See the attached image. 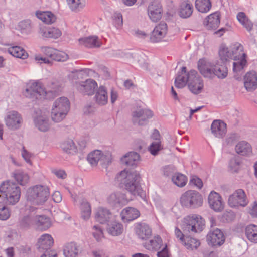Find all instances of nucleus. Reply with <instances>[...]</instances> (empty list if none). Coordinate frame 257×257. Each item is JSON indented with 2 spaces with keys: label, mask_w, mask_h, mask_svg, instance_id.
<instances>
[{
  "label": "nucleus",
  "mask_w": 257,
  "mask_h": 257,
  "mask_svg": "<svg viewBox=\"0 0 257 257\" xmlns=\"http://www.w3.org/2000/svg\"><path fill=\"white\" fill-rule=\"evenodd\" d=\"M249 212L252 217H257V202H254Z\"/></svg>",
  "instance_id": "64"
},
{
  "label": "nucleus",
  "mask_w": 257,
  "mask_h": 257,
  "mask_svg": "<svg viewBox=\"0 0 257 257\" xmlns=\"http://www.w3.org/2000/svg\"><path fill=\"white\" fill-rule=\"evenodd\" d=\"M79 202V207L82 218L85 220L89 219L91 214V208L90 203L85 198H80Z\"/></svg>",
  "instance_id": "34"
},
{
  "label": "nucleus",
  "mask_w": 257,
  "mask_h": 257,
  "mask_svg": "<svg viewBox=\"0 0 257 257\" xmlns=\"http://www.w3.org/2000/svg\"><path fill=\"white\" fill-rule=\"evenodd\" d=\"M207 237L208 241L213 246H220L224 243L225 240L223 232L218 228L210 231Z\"/></svg>",
  "instance_id": "22"
},
{
  "label": "nucleus",
  "mask_w": 257,
  "mask_h": 257,
  "mask_svg": "<svg viewBox=\"0 0 257 257\" xmlns=\"http://www.w3.org/2000/svg\"><path fill=\"white\" fill-rule=\"evenodd\" d=\"M167 25L164 22H161L157 25L153 31L150 37V41L153 43H157L164 38L167 32Z\"/></svg>",
  "instance_id": "14"
},
{
  "label": "nucleus",
  "mask_w": 257,
  "mask_h": 257,
  "mask_svg": "<svg viewBox=\"0 0 257 257\" xmlns=\"http://www.w3.org/2000/svg\"><path fill=\"white\" fill-rule=\"evenodd\" d=\"M163 245V242L161 238L158 236H155L153 239L149 242L144 243V246L148 250H158Z\"/></svg>",
  "instance_id": "42"
},
{
  "label": "nucleus",
  "mask_w": 257,
  "mask_h": 257,
  "mask_svg": "<svg viewBox=\"0 0 257 257\" xmlns=\"http://www.w3.org/2000/svg\"><path fill=\"white\" fill-rule=\"evenodd\" d=\"M95 102L100 105H104L108 102V93L106 88L101 86L96 90L95 95L94 97Z\"/></svg>",
  "instance_id": "31"
},
{
  "label": "nucleus",
  "mask_w": 257,
  "mask_h": 257,
  "mask_svg": "<svg viewBox=\"0 0 257 257\" xmlns=\"http://www.w3.org/2000/svg\"><path fill=\"white\" fill-rule=\"evenodd\" d=\"M240 161L237 158L231 159L229 162V168L232 172H237L240 166Z\"/></svg>",
  "instance_id": "56"
},
{
  "label": "nucleus",
  "mask_w": 257,
  "mask_h": 257,
  "mask_svg": "<svg viewBox=\"0 0 257 257\" xmlns=\"http://www.w3.org/2000/svg\"><path fill=\"white\" fill-rule=\"evenodd\" d=\"M35 223L40 230H45L51 225V222L49 217L45 215H38L34 218Z\"/></svg>",
  "instance_id": "39"
},
{
  "label": "nucleus",
  "mask_w": 257,
  "mask_h": 257,
  "mask_svg": "<svg viewBox=\"0 0 257 257\" xmlns=\"http://www.w3.org/2000/svg\"><path fill=\"white\" fill-rule=\"evenodd\" d=\"M175 235L178 240L188 250L197 249L200 245L199 240L188 235L187 233H183L177 227L175 228Z\"/></svg>",
  "instance_id": "11"
},
{
  "label": "nucleus",
  "mask_w": 257,
  "mask_h": 257,
  "mask_svg": "<svg viewBox=\"0 0 257 257\" xmlns=\"http://www.w3.org/2000/svg\"><path fill=\"white\" fill-rule=\"evenodd\" d=\"M11 215L9 208L3 203L0 202V220H6Z\"/></svg>",
  "instance_id": "54"
},
{
  "label": "nucleus",
  "mask_w": 257,
  "mask_h": 257,
  "mask_svg": "<svg viewBox=\"0 0 257 257\" xmlns=\"http://www.w3.org/2000/svg\"><path fill=\"white\" fill-rule=\"evenodd\" d=\"M203 199L202 195L198 192L188 190L184 192L181 196V205L187 208H196L201 206Z\"/></svg>",
  "instance_id": "8"
},
{
  "label": "nucleus",
  "mask_w": 257,
  "mask_h": 257,
  "mask_svg": "<svg viewBox=\"0 0 257 257\" xmlns=\"http://www.w3.org/2000/svg\"><path fill=\"white\" fill-rule=\"evenodd\" d=\"M79 251V246L72 242L66 244L63 249V254L65 257H76Z\"/></svg>",
  "instance_id": "38"
},
{
  "label": "nucleus",
  "mask_w": 257,
  "mask_h": 257,
  "mask_svg": "<svg viewBox=\"0 0 257 257\" xmlns=\"http://www.w3.org/2000/svg\"><path fill=\"white\" fill-rule=\"evenodd\" d=\"M140 159V155L138 153L134 152H129L126 154L123 161L129 166H133L136 164Z\"/></svg>",
  "instance_id": "48"
},
{
  "label": "nucleus",
  "mask_w": 257,
  "mask_h": 257,
  "mask_svg": "<svg viewBox=\"0 0 257 257\" xmlns=\"http://www.w3.org/2000/svg\"><path fill=\"white\" fill-rule=\"evenodd\" d=\"M130 200L127 199L124 194L120 192H115L109 195L107 198L108 204L112 206L121 207L126 205Z\"/></svg>",
  "instance_id": "15"
},
{
  "label": "nucleus",
  "mask_w": 257,
  "mask_h": 257,
  "mask_svg": "<svg viewBox=\"0 0 257 257\" xmlns=\"http://www.w3.org/2000/svg\"><path fill=\"white\" fill-rule=\"evenodd\" d=\"M53 243V239L51 235L49 234H44L40 237L38 242V249L40 251H43L44 250H46V251H49Z\"/></svg>",
  "instance_id": "29"
},
{
  "label": "nucleus",
  "mask_w": 257,
  "mask_h": 257,
  "mask_svg": "<svg viewBox=\"0 0 257 257\" xmlns=\"http://www.w3.org/2000/svg\"><path fill=\"white\" fill-rule=\"evenodd\" d=\"M117 180L124 185L125 189L133 196L143 197L144 195L140 181V176L136 171L123 170L116 177Z\"/></svg>",
  "instance_id": "2"
},
{
  "label": "nucleus",
  "mask_w": 257,
  "mask_h": 257,
  "mask_svg": "<svg viewBox=\"0 0 257 257\" xmlns=\"http://www.w3.org/2000/svg\"><path fill=\"white\" fill-rule=\"evenodd\" d=\"M113 217L112 214L107 208L99 207L95 213V219L100 223L105 224L109 222Z\"/></svg>",
  "instance_id": "26"
},
{
  "label": "nucleus",
  "mask_w": 257,
  "mask_h": 257,
  "mask_svg": "<svg viewBox=\"0 0 257 257\" xmlns=\"http://www.w3.org/2000/svg\"><path fill=\"white\" fill-rule=\"evenodd\" d=\"M54 54V56L52 58L53 60L57 61H64L68 59V56L64 52L59 51L57 50H56Z\"/></svg>",
  "instance_id": "57"
},
{
  "label": "nucleus",
  "mask_w": 257,
  "mask_h": 257,
  "mask_svg": "<svg viewBox=\"0 0 257 257\" xmlns=\"http://www.w3.org/2000/svg\"><path fill=\"white\" fill-rule=\"evenodd\" d=\"M245 234L249 241L257 243V225L254 224L247 225L245 229Z\"/></svg>",
  "instance_id": "44"
},
{
  "label": "nucleus",
  "mask_w": 257,
  "mask_h": 257,
  "mask_svg": "<svg viewBox=\"0 0 257 257\" xmlns=\"http://www.w3.org/2000/svg\"><path fill=\"white\" fill-rule=\"evenodd\" d=\"M26 208L27 210H29V212H31V214L26 215L19 219L18 226L20 228L23 229L29 228L34 221V218L33 217L32 213L36 210V208L29 206L28 205H26Z\"/></svg>",
  "instance_id": "24"
},
{
  "label": "nucleus",
  "mask_w": 257,
  "mask_h": 257,
  "mask_svg": "<svg viewBox=\"0 0 257 257\" xmlns=\"http://www.w3.org/2000/svg\"><path fill=\"white\" fill-rule=\"evenodd\" d=\"M239 139V136L236 133L230 134L225 139V143L227 145H232L235 141Z\"/></svg>",
  "instance_id": "59"
},
{
  "label": "nucleus",
  "mask_w": 257,
  "mask_h": 257,
  "mask_svg": "<svg viewBox=\"0 0 257 257\" xmlns=\"http://www.w3.org/2000/svg\"><path fill=\"white\" fill-rule=\"evenodd\" d=\"M220 24L219 14L217 12L208 16L204 21V25L207 29H216Z\"/></svg>",
  "instance_id": "30"
},
{
  "label": "nucleus",
  "mask_w": 257,
  "mask_h": 257,
  "mask_svg": "<svg viewBox=\"0 0 257 257\" xmlns=\"http://www.w3.org/2000/svg\"><path fill=\"white\" fill-rule=\"evenodd\" d=\"M49 87L51 88L52 90L47 91V96H49L51 98V96H53L60 90V88L62 87V84L60 82L54 80L51 82Z\"/></svg>",
  "instance_id": "52"
},
{
  "label": "nucleus",
  "mask_w": 257,
  "mask_h": 257,
  "mask_svg": "<svg viewBox=\"0 0 257 257\" xmlns=\"http://www.w3.org/2000/svg\"><path fill=\"white\" fill-rule=\"evenodd\" d=\"M24 95L27 97L36 99L50 98L49 96H47V91L39 80L30 81L27 85Z\"/></svg>",
  "instance_id": "7"
},
{
  "label": "nucleus",
  "mask_w": 257,
  "mask_h": 257,
  "mask_svg": "<svg viewBox=\"0 0 257 257\" xmlns=\"http://www.w3.org/2000/svg\"><path fill=\"white\" fill-rule=\"evenodd\" d=\"M68 5L72 11H78L86 5L85 0H67Z\"/></svg>",
  "instance_id": "50"
},
{
  "label": "nucleus",
  "mask_w": 257,
  "mask_h": 257,
  "mask_svg": "<svg viewBox=\"0 0 257 257\" xmlns=\"http://www.w3.org/2000/svg\"><path fill=\"white\" fill-rule=\"evenodd\" d=\"M153 113L147 109H142L140 107L133 110L132 112V121L134 124L143 125L147 124L148 120L152 118Z\"/></svg>",
  "instance_id": "12"
},
{
  "label": "nucleus",
  "mask_w": 257,
  "mask_h": 257,
  "mask_svg": "<svg viewBox=\"0 0 257 257\" xmlns=\"http://www.w3.org/2000/svg\"><path fill=\"white\" fill-rule=\"evenodd\" d=\"M148 14L150 19L153 22L160 20L162 15V8L158 1L152 2L148 6Z\"/></svg>",
  "instance_id": "17"
},
{
  "label": "nucleus",
  "mask_w": 257,
  "mask_h": 257,
  "mask_svg": "<svg viewBox=\"0 0 257 257\" xmlns=\"http://www.w3.org/2000/svg\"><path fill=\"white\" fill-rule=\"evenodd\" d=\"M15 179L21 185H25L29 181L28 174L21 170H16L13 173Z\"/></svg>",
  "instance_id": "47"
},
{
  "label": "nucleus",
  "mask_w": 257,
  "mask_h": 257,
  "mask_svg": "<svg viewBox=\"0 0 257 257\" xmlns=\"http://www.w3.org/2000/svg\"><path fill=\"white\" fill-rule=\"evenodd\" d=\"M208 202L210 207L216 212H221L224 209L221 196L214 191H212L209 194Z\"/></svg>",
  "instance_id": "13"
},
{
  "label": "nucleus",
  "mask_w": 257,
  "mask_h": 257,
  "mask_svg": "<svg viewBox=\"0 0 257 257\" xmlns=\"http://www.w3.org/2000/svg\"><path fill=\"white\" fill-rule=\"evenodd\" d=\"M135 232L138 237L142 240L148 239L152 235L151 228L145 223H138L135 227Z\"/></svg>",
  "instance_id": "28"
},
{
  "label": "nucleus",
  "mask_w": 257,
  "mask_h": 257,
  "mask_svg": "<svg viewBox=\"0 0 257 257\" xmlns=\"http://www.w3.org/2000/svg\"><path fill=\"white\" fill-rule=\"evenodd\" d=\"M115 19H114V23L115 25V26L117 28V29L120 28L123 23L122 21V16L120 13L115 14L114 16Z\"/></svg>",
  "instance_id": "62"
},
{
  "label": "nucleus",
  "mask_w": 257,
  "mask_h": 257,
  "mask_svg": "<svg viewBox=\"0 0 257 257\" xmlns=\"http://www.w3.org/2000/svg\"><path fill=\"white\" fill-rule=\"evenodd\" d=\"M138 210L133 207H126L121 213V218L125 221H130L137 219L140 216Z\"/></svg>",
  "instance_id": "35"
},
{
  "label": "nucleus",
  "mask_w": 257,
  "mask_h": 257,
  "mask_svg": "<svg viewBox=\"0 0 257 257\" xmlns=\"http://www.w3.org/2000/svg\"><path fill=\"white\" fill-rule=\"evenodd\" d=\"M22 121V117L17 112L10 111L6 118V124L9 128L16 130L20 127Z\"/></svg>",
  "instance_id": "18"
},
{
  "label": "nucleus",
  "mask_w": 257,
  "mask_h": 257,
  "mask_svg": "<svg viewBox=\"0 0 257 257\" xmlns=\"http://www.w3.org/2000/svg\"><path fill=\"white\" fill-rule=\"evenodd\" d=\"M35 125L42 132L47 131L50 127L48 117L45 115H41L34 118Z\"/></svg>",
  "instance_id": "37"
},
{
  "label": "nucleus",
  "mask_w": 257,
  "mask_h": 257,
  "mask_svg": "<svg viewBox=\"0 0 257 257\" xmlns=\"http://www.w3.org/2000/svg\"><path fill=\"white\" fill-rule=\"evenodd\" d=\"M237 20L248 31H250L253 24L244 12H239L237 15Z\"/></svg>",
  "instance_id": "46"
},
{
  "label": "nucleus",
  "mask_w": 257,
  "mask_h": 257,
  "mask_svg": "<svg viewBox=\"0 0 257 257\" xmlns=\"http://www.w3.org/2000/svg\"><path fill=\"white\" fill-rule=\"evenodd\" d=\"M41 49L42 51L44 53L46 56H48L51 60H52L54 56L53 53L55 52L56 50V49L49 47H43Z\"/></svg>",
  "instance_id": "61"
},
{
  "label": "nucleus",
  "mask_w": 257,
  "mask_h": 257,
  "mask_svg": "<svg viewBox=\"0 0 257 257\" xmlns=\"http://www.w3.org/2000/svg\"><path fill=\"white\" fill-rule=\"evenodd\" d=\"M198 68L201 74L205 77H214V64L205 59H200L198 63Z\"/></svg>",
  "instance_id": "16"
},
{
  "label": "nucleus",
  "mask_w": 257,
  "mask_h": 257,
  "mask_svg": "<svg viewBox=\"0 0 257 257\" xmlns=\"http://www.w3.org/2000/svg\"><path fill=\"white\" fill-rule=\"evenodd\" d=\"M70 109V102L67 98L62 97L56 99L52 107L51 117L55 122H60L66 116Z\"/></svg>",
  "instance_id": "4"
},
{
  "label": "nucleus",
  "mask_w": 257,
  "mask_h": 257,
  "mask_svg": "<svg viewBox=\"0 0 257 257\" xmlns=\"http://www.w3.org/2000/svg\"><path fill=\"white\" fill-rule=\"evenodd\" d=\"M83 73L82 71L75 70L71 72L68 75L70 79L72 80H76L82 79L83 76Z\"/></svg>",
  "instance_id": "60"
},
{
  "label": "nucleus",
  "mask_w": 257,
  "mask_h": 257,
  "mask_svg": "<svg viewBox=\"0 0 257 257\" xmlns=\"http://www.w3.org/2000/svg\"><path fill=\"white\" fill-rule=\"evenodd\" d=\"M0 192L5 194L7 203L11 205L19 202L21 195L20 187L10 181L4 182L0 185Z\"/></svg>",
  "instance_id": "5"
},
{
  "label": "nucleus",
  "mask_w": 257,
  "mask_h": 257,
  "mask_svg": "<svg viewBox=\"0 0 257 257\" xmlns=\"http://www.w3.org/2000/svg\"><path fill=\"white\" fill-rule=\"evenodd\" d=\"M80 45L89 48H97L101 46L102 43L97 36H91L80 38Z\"/></svg>",
  "instance_id": "23"
},
{
  "label": "nucleus",
  "mask_w": 257,
  "mask_h": 257,
  "mask_svg": "<svg viewBox=\"0 0 257 257\" xmlns=\"http://www.w3.org/2000/svg\"><path fill=\"white\" fill-rule=\"evenodd\" d=\"M244 86L247 91L251 92L257 88V74L255 71L247 72L243 78Z\"/></svg>",
  "instance_id": "21"
},
{
  "label": "nucleus",
  "mask_w": 257,
  "mask_h": 257,
  "mask_svg": "<svg viewBox=\"0 0 257 257\" xmlns=\"http://www.w3.org/2000/svg\"><path fill=\"white\" fill-rule=\"evenodd\" d=\"M92 234L97 241H99L103 237L102 230L98 225L93 226L92 227Z\"/></svg>",
  "instance_id": "58"
},
{
  "label": "nucleus",
  "mask_w": 257,
  "mask_h": 257,
  "mask_svg": "<svg viewBox=\"0 0 257 257\" xmlns=\"http://www.w3.org/2000/svg\"><path fill=\"white\" fill-rule=\"evenodd\" d=\"M97 84L95 81L91 79H87L85 82H82L77 86L78 90L83 94L92 95Z\"/></svg>",
  "instance_id": "19"
},
{
  "label": "nucleus",
  "mask_w": 257,
  "mask_h": 257,
  "mask_svg": "<svg viewBox=\"0 0 257 257\" xmlns=\"http://www.w3.org/2000/svg\"><path fill=\"white\" fill-rule=\"evenodd\" d=\"M172 180L177 186L183 187L185 185L187 179L185 175L180 173H176L172 176Z\"/></svg>",
  "instance_id": "51"
},
{
  "label": "nucleus",
  "mask_w": 257,
  "mask_h": 257,
  "mask_svg": "<svg viewBox=\"0 0 257 257\" xmlns=\"http://www.w3.org/2000/svg\"><path fill=\"white\" fill-rule=\"evenodd\" d=\"M39 33L44 38L53 39H57L62 35L60 30L52 27H41Z\"/></svg>",
  "instance_id": "25"
},
{
  "label": "nucleus",
  "mask_w": 257,
  "mask_h": 257,
  "mask_svg": "<svg viewBox=\"0 0 257 257\" xmlns=\"http://www.w3.org/2000/svg\"><path fill=\"white\" fill-rule=\"evenodd\" d=\"M211 131L215 137L222 139L227 133L226 124L220 120H215L211 124Z\"/></svg>",
  "instance_id": "20"
},
{
  "label": "nucleus",
  "mask_w": 257,
  "mask_h": 257,
  "mask_svg": "<svg viewBox=\"0 0 257 257\" xmlns=\"http://www.w3.org/2000/svg\"><path fill=\"white\" fill-rule=\"evenodd\" d=\"M63 150L68 153H72L76 151V148L71 140H67L64 142L61 145Z\"/></svg>",
  "instance_id": "53"
},
{
  "label": "nucleus",
  "mask_w": 257,
  "mask_h": 257,
  "mask_svg": "<svg viewBox=\"0 0 257 257\" xmlns=\"http://www.w3.org/2000/svg\"><path fill=\"white\" fill-rule=\"evenodd\" d=\"M219 55L221 61L227 62L229 59L235 61L233 63L234 72H240L246 65V55L243 51V47L238 43L230 45L229 48L222 44L219 50Z\"/></svg>",
  "instance_id": "1"
},
{
  "label": "nucleus",
  "mask_w": 257,
  "mask_h": 257,
  "mask_svg": "<svg viewBox=\"0 0 257 257\" xmlns=\"http://www.w3.org/2000/svg\"><path fill=\"white\" fill-rule=\"evenodd\" d=\"M107 231L112 236H118L123 231V225L117 221H112L108 223Z\"/></svg>",
  "instance_id": "40"
},
{
  "label": "nucleus",
  "mask_w": 257,
  "mask_h": 257,
  "mask_svg": "<svg viewBox=\"0 0 257 257\" xmlns=\"http://www.w3.org/2000/svg\"><path fill=\"white\" fill-rule=\"evenodd\" d=\"M248 203V200L243 190L238 189L235 190L228 199V205L231 208L245 207Z\"/></svg>",
  "instance_id": "10"
},
{
  "label": "nucleus",
  "mask_w": 257,
  "mask_h": 257,
  "mask_svg": "<svg viewBox=\"0 0 257 257\" xmlns=\"http://www.w3.org/2000/svg\"><path fill=\"white\" fill-rule=\"evenodd\" d=\"M49 196V189L47 186L36 185L27 189L26 198L28 203L34 205H42L48 200Z\"/></svg>",
  "instance_id": "3"
},
{
  "label": "nucleus",
  "mask_w": 257,
  "mask_h": 257,
  "mask_svg": "<svg viewBox=\"0 0 257 257\" xmlns=\"http://www.w3.org/2000/svg\"><path fill=\"white\" fill-rule=\"evenodd\" d=\"M195 7L201 13H207L211 8L210 0H196Z\"/></svg>",
  "instance_id": "49"
},
{
  "label": "nucleus",
  "mask_w": 257,
  "mask_h": 257,
  "mask_svg": "<svg viewBox=\"0 0 257 257\" xmlns=\"http://www.w3.org/2000/svg\"><path fill=\"white\" fill-rule=\"evenodd\" d=\"M186 84H188V73L186 72V67H183L181 72L175 79V85L177 88H182Z\"/></svg>",
  "instance_id": "41"
},
{
  "label": "nucleus",
  "mask_w": 257,
  "mask_h": 257,
  "mask_svg": "<svg viewBox=\"0 0 257 257\" xmlns=\"http://www.w3.org/2000/svg\"><path fill=\"white\" fill-rule=\"evenodd\" d=\"M163 148L160 140L154 141L150 145L149 150L153 155H156Z\"/></svg>",
  "instance_id": "55"
},
{
  "label": "nucleus",
  "mask_w": 257,
  "mask_h": 257,
  "mask_svg": "<svg viewBox=\"0 0 257 257\" xmlns=\"http://www.w3.org/2000/svg\"><path fill=\"white\" fill-rule=\"evenodd\" d=\"M236 152L242 156H250L252 154L251 145L244 141L239 142L235 146Z\"/></svg>",
  "instance_id": "33"
},
{
  "label": "nucleus",
  "mask_w": 257,
  "mask_h": 257,
  "mask_svg": "<svg viewBox=\"0 0 257 257\" xmlns=\"http://www.w3.org/2000/svg\"><path fill=\"white\" fill-rule=\"evenodd\" d=\"M9 53L14 57L25 59L28 57V53L20 46H12L8 48Z\"/></svg>",
  "instance_id": "45"
},
{
  "label": "nucleus",
  "mask_w": 257,
  "mask_h": 257,
  "mask_svg": "<svg viewBox=\"0 0 257 257\" xmlns=\"http://www.w3.org/2000/svg\"><path fill=\"white\" fill-rule=\"evenodd\" d=\"M36 15L38 18L47 24H51L56 20V16L51 12H37Z\"/></svg>",
  "instance_id": "43"
},
{
  "label": "nucleus",
  "mask_w": 257,
  "mask_h": 257,
  "mask_svg": "<svg viewBox=\"0 0 257 257\" xmlns=\"http://www.w3.org/2000/svg\"><path fill=\"white\" fill-rule=\"evenodd\" d=\"M188 86L190 91L195 94L201 93L203 89V81L194 70L188 72Z\"/></svg>",
  "instance_id": "9"
},
{
  "label": "nucleus",
  "mask_w": 257,
  "mask_h": 257,
  "mask_svg": "<svg viewBox=\"0 0 257 257\" xmlns=\"http://www.w3.org/2000/svg\"><path fill=\"white\" fill-rule=\"evenodd\" d=\"M53 173L59 178L64 179L67 177V174L63 170L55 169L53 171Z\"/></svg>",
  "instance_id": "63"
},
{
  "label": "nucleus",
  "mask_w": 257,
  "mask_h": 257,
  "mask_svg": "<svg viewBox=\"0 0 257 257\" xmlns=\"http://www.w3.org/2000/svg\"><path fill=\"white\" fill-rule=\"evenodd\" d=\"M193 11V6L188 0L184 1L180 4L178 14L182 18L190 17Z\"/></svg>",
  "instance_id": "27"
},
{
  "label": "nucleus",
  "mask_w": 257,
  "mask_h": 257,
  "mask_svg": "<svg viewBox=\"0 0 257 257\" xmlns=\"http://www.w3.org/2000/svg\"><path fill=\"white\" fill-rule=\"evenodd\" d=\"M205 224V220L200 216L189 215L184 219L182 228L184 233H199L204 228Z\"/></svg>",
  "instance_id": "6"
},
{
  "label": "nucleus",
  "mask_w": 257,
  "mask_h": 257,
  "mask_svg": "<svg viewBox=\"0 0 257 257\" xmlns=\"http://www.w3.org/2000/svg\"><path fill=\"white\" fill-rule=\"evenodd\" d=\"M106 156L100 150H95L89 154L87 160L92 166H96L99 161L105 163L104 159Z\"/></svg>",
  "instance_id": "36"
},
{
  "label": "nucleus",
  "mask_w": 257,
  "mask_h": 257,
  "mask_svg": "<svg viewBox=\"0 0 257 257\" xmlns=\"http://www.w3.org/2000/svg\"><path fill=\"white\" fill-rule=\"evenodd\" d=\"M214 64V77L216 76L219 79H224L228 75V68L225 65L226 62H223L220 59Z\"/></svg>",
  "instance_id": "32"
}]
</instances>
